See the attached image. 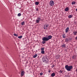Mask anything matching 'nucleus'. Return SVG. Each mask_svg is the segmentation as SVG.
Segmentation results:
<instances>
[{
  "mask_svg": "<svg viewBox=\"0 0 77 77\" xmlns=\"http://www.w3.org/2000/svg\"><path fill=\"white\" fill-rule=\"evenodd\" d=\"M52 37H53L52 36L49 35L48 36V37H43L42 38V40H43V41L42 42V43L43 44H45V41H49L50 39H51L52 38Z\"/></svg>",
  "mask_w": 77,
  "mask_h": 77,
  "instance_id": "1",
  "label": "nucleus"
},
{
  "mask_svg": "<svg viewBox=\"0 0 77 77\" xmlns=\"http://www.w3.org/2000/svg\"><path fill=\"white\" fill-rule=\"evenodd\" d=\"M68 41H69V40L68 39V38L66 39L65 42H68Z\"/></svg>",
  "mask_w": 77,
  "mask_h": 77,
  "instance_id": "18",
  "label": "nucleus"
},
{
  "mask_svg": "<svg viewBox=\"0 0 77 77\" xmlns=\"http://www.w3.org/2000/svg\"><path fill=\"white\" fill-rule=\"evenodd\" d=\"M76 11H77V8L76 9Z\"/></svg>",
  "mask_w": 77,
  "mask_h": 77,
  "instance_id": "34",
  "label": "nucleus"
},
{
  "mask_svg": "<svg viewBox=\"0 0 77 77\" xmlns=\"http://www.w3.org/2000/svg\"><path fill=\"white\" fill-rule=\"evenodd\" d=\"M65 77H69V75H65Z\"/></svg>",
  "mask_w": 77,
  "mask_h": 77,
  "instance_id": "27",
  "label": "nucleus"
},
{
  "mask_svg": "<svg viewBox=\"0 0 77 77\" xmlns=\"http://www.w3.org/2000/svg\"><path fill=\"white\" fill-rule=\"evenodd\" d=\"M75 38L76 39H77V36L75 37Z\"/></svg>",
  "mask_w": 77,
  "mask_h": 77,
  "instance_id": "33",
  "label": "nucleus"
},
{
  "mask_svg": "<svg viewBox=\"0 0 77 77\" xmlns=\"http://www.w3.org/2000/svg\"><path fill=\"white\" fill-rule=\"evenodd\" d=\"M55 66V65L53 64L52 66H51V68H53Z\"/></svg>",
  "mask_w": 77,
  "mask_h": 77,
  "instance_id": "26",
  "label": "nucleus"
},
{
  "mask_svg": "<svg viewBox=\"0 0 77 77\" xmlns=\"http://www.w3.org/2000/svg\"><path fill=\"white\" fill-rule=\"evenodd\" d=\"M22 37H23V36L21 35L18 37V38L19 39H21L22 38Z\"/></svg>",
  "mask_w": 77,
  "mask_h": 77,
  "instance_id": "19",
  "label": "nucleus"
},
{
  "mask_svg": "<svg viewBox=\"0 0 77 77\" xmlns=\"http://www.w3.org/2000/svg\"><path fill=\"white\" fill-rule=\"evenodd\" d=\"M54 1H50V6H53V5H54Z\"/></svg>",
  "mask_w": 77,
  "mask_h": 77,
  "instance_id": "6",
  "label": "nucleus"
},
{
  "mask_svg": "<svg viewBox=\"0 0 77 77\" xmlns=\"http://www.w3.org/2000/svg\"><path fill=\"white\" fill-rule=\"evenodd\" d=\"M21 13H19L17 15V16L18 17H20V16H21Z\"/></svg>",
  "mask_w": 77,
  "mask_h": 77,
  "instance_id": "22",
  "label": "nucleus"
},
{
  "mask_svg": "<svg viewBox=\"0 0 77 77\" xmlns=\"http://www.w3.org/2000/svg\"><path fill=\"white\" fill-rule=\"evenodd\" d=\"M69 31V27H67L66 29V32L67 33Z\"/></svg>",
  "mask_w": 77,
  "mask_h": 77,
  "instance_id": "9",
  "label": "nucleus"
},
{
  "mask_svg": "<svg viewBox=\"0 0 77 77\" xmlns=\"http://www.w3.org/2000/svg\"><path fill=\"white\" fill-rule=\"evenodd\" d=\"M68 17L69 18H72V16L71 15H69L68 16Z\"/></svg>",
  "mask_w": 77,
  "mask_h": 77,
  "instance_id": "23",
  "label": "nucleus"
},
{
  "mask_svg": "<svg viewBox=\"0 0 77 77\" xmlns=\"http://www.w3.org/2000/svg\"><path fill=\"white\" fill-rule=\"evenodd\" d=\"M39 9L38 8H36V10L37 11H38L39 10Z\"/></svg>",
  "mask_w": 77,
  "mask_h": 77,
  "instance_id": "30",
  "label": "nucleus"
},
{
  "mask_svg": "<svg viewBox=\"0 0 77 77\" xmlns=\"http://www.w3.org/2000/svg\"><path fill=\"white\" fill-rule=\"evenodd\" d=\"M69 10V8L68 7H66L65 9V11H66V12H67Z\"/></svg>",
  "mask_w": 77,
  "mask_h": 77,
  "instance_id": "11",
  "label": "nucleus"
},
{
  "mask_svg": "<svg viewBox=\"0 0 77 77\" xmlns=\"http://www.w3.org/2000/svg\"><path fill=\"white\" fill-rule=\"evenodd\" d=\"M14 36H16V37L18 36V34H17L15 33L14 34Z\"/></svg>",
  "mask_w": 77,
  "mask_h": 77,
  "instance_id": "24",
  "label": "nucleus"
},
{
  "mask_svg": "<svg viewBox=\"0 0 77 77\" xmlns=\"http://www.w3.org/2000/svg\"><path fill=\"white\" fill-rule=\"evenodd\" d=\"M55 75V73L54 72H53L51 74V76H52V77H54Z\"/></svg>",
  "mask_w": 77,
  "mask_h": 77,
  "instance_id": "10",
  "label": "nucleus"
},
{
  "mask_svg": "<svg viewBox=\"0 0 77 77\" xmlns=\"http://www.w3.org/2000/svg\"><path fill=\"white\" fill-rule=\"evenodd\" d=\"M37 56H38V55L37 54H35V55L33 56V57L34 58H35V57H37Z\"/></svg>",
  "mask_w": 77,
  "mask_h": 77,
  "instance_id": "16",
  "label": "nucleus"
},
{
  "mask_svg": "<svg viewBox=\"0 0 77 77\" xmlns=\"http://www.w3.org/2000/svg\"><path fill=\"white\" fill-rule=\"evenodd\" d=\"M63 38H65V37L64 36V35L63 34Z\"/></svg>",
  "mask_w": 77,
  "mask_h": 77,
  "instance_id": "31",
  "label": "nucleus"
},
{
  "mask_svg": "<svg viewBox=\"0 0 77 77\" xmlns=\"http://www.w3.org/2000/svg\"><path fill=\"white\" fill-rule=\"evenodd\" d=\"M60 56L59 55H57L56 56V59H60Z\"/></svg>",
  "mask_w": 77,
  "mask_h": 77,
  "instance_id": "8",
  "label": "nucleus"
},
{
  "mask_svg": "<svg viewBox=\"0 0 77 77\" xmlns=\"http://www.w3.org/2000/svg\"><path fill=\"white\" fill-rule=\"evenodd\" d=\"M75 3H76V2H75L74 1H73V2H72V5H73L75 4Z\"/></svg>",
  "mask_w": 77,
  "mask_h": 77,
  "instance_id": "14",
  "label": "nucleus"
},
{
  "mask_svg": "<svg viewBox=\"0 0 77 77\" xmlns=\"http://www.w3.org/2000/svg\"><path fill=\"white\" fill-rule=\"evenodd\" d=\"M65 68L68 71H70L71 69H72L73 68V67L72 66H68V65H66L65 66Z\"/></svg>",
  "mask_w": 77,
  "mask_h": 77,
  "instance_id": "3",
  "label": "nucleus"
},
{
  "mask_svg": "<svg viewBox=\"0 0 77 77\" xmlns=\"http://www.w3.org/2000/svg\"><path fill=\"white\" fill-rule=\"evenodd\" d=\"M59 72L60 74H63L62 73L63 72V71L61 70H60L59 71Z\"/></svg>",
  "mask_w": 77,
  "mask_h": 77,
  "instance_id": "13",
  "label": "nucleus"
},
{
  "mask_svg": "<svg viewBox=\"0 0 77 77\" xmlns=\"http://www.w3.org/2000/svg\"><path fill=\"white\" fill-rule=\"evenodd\" d=\"M35 4L36 5H39V2H36L35 3Z\"/></svg>",
  "mask_w": 77,
  "mask_h": 77,
  "instance_id": "21",
  "label": "nucleus"
},
{
  "mask_svg": "<svg viewBox=\"0 0 77 77\" xmlns=\"http://www.w3.org/2000/svg\"><path fill=\"white\" fill-rule=\"evenodd\" d=\"M77 31H74L73 32V33L74 35H77Z\"/></svg>",
  "mask_w": 77,
  "mask_h": 77,
  "instance_id": "12",
  "label": "nucleus"
},
{
  "mask_svg": "<svg viewBox=\"0 0 77 77\" xmlns=\"http://www.w3.org/2000/svg\"><path fill=\"white\" fill-rule=\"evenodd\" d=\"M48 71V72H49V73L51 72V71L50 70H49Z\"/></svg>",
  "mask_w": 77,
  "mask_h": 77,
  "instance_id": "32",
  "label": "nucleus"
},
{
  "mask_svg": "<svg viewBox=\"0 0 77 77\" xmlns=\"http://www.w3.org/2000/svg\"><path fill=\"white\" fill-rule=\"evenodd\" d=\"M25 74V72L24 71H22L21 72V75H20L21 77H23L24 76V75Z\"/></svg>",
  "mask_w": 77,
  "mask_h": 77,
  "instance_id": "7",
  "label": "nucleus"
},
{
  "mask_svg": "<svg viewBox=\"0 0 77 77\" xmlns=\"http://www.w3.org/2000/svg\"><path fill=\"white\" fill-rule=\"evenodd\" d=\"M41 20V19L40 17H37V20L36 21V23H39V22Z\"/></svg>",
  "mask_w": 77,
  "mask_h": 77,
  "instance_id": "5",
  "label": "nucleus"
},
{
  "mask_svg": "<svg viewBox=\"0 0 77 77\" xmlns=\"http://www.w3.org/2000/svg\"><path fill=\"white\" fill-rule=\"evenodd\" d=\"M72 59H75V57H74V56H72Z\"/></svg>",
  "mask_w": 77,
  "mask_h": 77,
  "instance_id": "28",
  "label": "nucleus"
},
{
  "mask_svg": "<svg viewBox=\"0 0 77 77\" xmlns=\"http://www.w3.org/2000/svg\"><path fill=\"white\" fill-rule=\"evenodd\" d=\"M61 46L63 48H64V47H66V45H65V44L62 45Z\"/></svg>",
  "mask_w": 77,
  "mask_h": 77,
  "instance_id": "15",
  "label": "nucleus"
},
{
  "mask_svg": "<svg viewBox=\"0 0 77 77\" xmlns=\"http://www.w3.org/2000/svg\"><path fill=\"white\" fill-rule=\"evenodd\" d=\"M40 75H42V74H43V73H42V72H41L40 73Z\"/></svg>",
  "mask_w": 77,
  "mask_h": 77,
  "instance_id": "29",
  "label": "nucleus"
},
{
  "mask_svg": "<svg viewBox=\"0 0 77 77\" xmlns=\"http://www.w3.org/2000/svg\"><path fill=\"white\" fill-rule=\"evenodd\" d=\"M49 57L48 56H44L42 58V60L43 62L45 63H48V61H49Z\"/></svg>",
  "mask_w": 77,
  "mask_h": 77,
  "instance_id": "2",
  "label": "nucleus"
},
{
  "mask_svg": "<svg viewBox=\"0 0 77 77\" xmlns=\"http://www.w3.org/2000/svg\"><path fill=\"white\" fill-rule=\"evenodd\" d=\"M42 54H44V53H45V51H42L41 52Z\"/></svg>",
  "mask_w": 77,
  "mask_h": 77,
  "instance_id": "20",
  "label": "nucleus"
},
{
  "mask_svg": "<svg viewBox=\"0 0 77 77\" xmlns=\"http://www.w3.org/2000/svg\"><path fill=\"white\" fill-rule=\"evenodd\" d=\"M48 24H45L43 28L44 29H45V30H47V29H48V27L49 26Z\"/></svg>",
  "mask_w": 77,
  "mask_h": 77,
  "instance_id": "4",
  "label": "nucleus"
},
{
  "mask_svg": "<svg viewBox=\"0 0 77 77\" xmlns=\"http://www.w3.org/2000/svg\"><path fill=\"white\" fill-rule=\"evenodd\" d=\"M24 24H25V22H23L21 23V25H22V26H23V25H24Z\"/></svg>",
  "mask_w": 77,
  "mask_h": 77,
  "instance_id": "17",
  "label": "nucleus"
},
{
  "mask_svg": "<svg viewBox=\"0 0 77 77\" xmlns=\"http://www.w3.org/2000/svg\"><path fill=\"white\" fill-rule=\"evenodd\" d=\"M41 50H42V51H44V48H42L41 49Z\"/></svg>",
  "mask_w": 77,
  "mask_h": 77,
  "instance_id": "25",
  "label": "nucleus"
}]
</instances>
